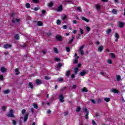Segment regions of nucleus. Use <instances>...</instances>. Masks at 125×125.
<instances>
[{
	"label": "nucleus",
	"mask_w": 125,
	"mask_h": 125,
	"mask_svg": "<svg viewBox=\"0 0 125 125\" xmlns=\"http://www.w3.org/2000/svg\"><path fill=\"white\" fill-rule=\"evenodd\" d=\"M7 117H8V118H14V114H13V110L11 109L9 110V112L7 114Z\"/></svg>",
	"instance_id": "1"
},
{
	"label": "nucleus",
	"mask_w": 125,
	"mask_h": 125,
	"mask_svg": "<svg viewBox=\"0 0 125 125\" xmlns=\"http://www.w3.org/2000/svg\"><path fill=\"white\" fill-rule=\"evenodd\" d=\"M83 111H84V112L85 113H86V114L85 115V119H86V120H87L88 119V114H89V112L88 111V110H87V109L85 107H83Z\"/></svg>",
	"instance_id": "2"
},
{
	"label": "nucleus",
	"mask_w": 125,
	"mask_h": 125,
	"mask_svg": "<svg viewBox=\"0 0 125 125\" xmlns=\"http://www.w3.org/2000/svg\"><path fill=\"white\" fill-rule=\"evenodd\" d=\"M56 40L58 41V42H62L63 41V38H62V36L61 35H56Z\"/></svg>",
	"instance_id": "3"
},
{
	"label": "nucleus",
	"mask_w": 125,
	"mask_h": 125,
	"mask_svg": "<svg viewBox=\"0 0 125 125\" xmlns=\"http://www.w3.org/2000/svg\"><path fill=\"white\" fill-rule=\"evenodd\" d=\"M117 23L119 28H124L125 26V22H123L122 21H118L117 22Z\"/></svg>",
	"instance_id": "4"
},
{
	"label": "nucleus",
	"mask_w": 125,
	"mask_h": 125,
	"mask_svg": "<svg viewBox=\"0 0 125 125\" xmlns=\"http://www.w3.org/2000/svg\"><path fill=\"white\" fill-rule=\"evenodd\" d=\"M83 47H84V45L81 46L80 48V49L78 51L80 52V54H81V55L82 56H83L84 54L83 53Z\"/></svg>",
	"instance_id": "5"
},
{
	"label": "nucleus",
	"mask_w": 125,
	"mask_h": 125,
	"mask_svg": "<svg viewBox=\"0 0 125 125\" xmlns=\"http://www.w3.org/2000/svg\"><path fill=\"white\" fill-rule=\"evenodd\" d=\"M59 99L60 101V102H61V103H63V102H64V101H65L64 100V96H63V95L61 94L59 96Z\"/></svg>",
	"instance_id": "6"
},
{
	"label": "nucleus",
	"mask_w": 125,
	"mask_h": 125,
	"mask_svg": "<svg viewBox=\"0 0 125 125\" xmlns=\"http://www.w3.org/2000/svg\"><path fill=\"white\" fill-rule=\"evenodd\" d=\"M28 116H29V113H26V114L24 116V118H23L24 123H26L27 122V121L28 120Z\"/></svg>",
	"instance_id": "7"
},
{
	"label": "nucleus",
	"mask_w": 125,
	"mask_h": 125,
	"mask_svg": "<svg viewBox=\"0 0 125 125\" xmlns=\"http://www.w3.org/2000/svg\"><path fill=\"white\" fill-rule=\"evenodd\" d=\"M3 47L5 49L11 48V47H12V45L9 44H6L4 45Z\"/></svg>",
	"instance_id": "8"
},
{
	"label": "nucleus",
	"mask_w": 125,
	"mask_h": 125,
	"mask_svg": "<svg viewBox=\"0 0 125 125\" xmlns=\"http://www.w3.org/2000/svg\"><path fill=\"white\" fill-rule=\"evenodd\" d=\"M103 49H104V47L103 46V45L99 46L98 48V51H99V52H102Z\"/></svg>",
	"instance_id": "9"
},
{
	"label": "nucleus",
	"mask_w": 125,
	"mask_h": 125,
	"mask_svg": "<svg viewBox=\"0 0 125 125\" xmlns=\"http://www.w3.org/2000/svg\"><path fill=\"white\" fill-rule=\"evenodd\" d=\"M63 10V7L62 6V5H60L57 10V11H58L59 12H60Z\"/></svg>",
	"instance_id": "10"
},
{
	"label": "nucleus",
	"mask_w": 125,
	"mask_h": 125,
	"mask_svg": "<svg viewBox=\"0 0 125 125\" xmlns=\"http://www.w3.org/2000/svg\"><path fill=\"white\" fill-rule=\"evenodd\" d=\"M12 22L13 23H15L16 22H17L18 23L19 22H20V19H14V18H13Z\"/></svg>",
	"instance_id": "11"
},
{
	"label": "nucleus",
	"mask_w": 125,
	"mask_h": 125,
	"mask_svg": "<svg viewBox=\"0 0 125 125\" xmlns=\"http://www.w3.org/2000/svg\"><path fill=\"white\" fill-rule=\"evenodd\" d=\"M14 73H15L16 76H18V75L20 74V72H19V69H18V68L15 69Z\"/></svg>",
	"instance_id": "12"
},
{
	"label": "nucleus",
	"mask_w": 125,
	"mask_h": 125,
	"mask_svg": "<svg viewBox=\"0 0 125 125\" xmlns=\"http://www.w3.org/2000/svg\"><path fill=\"white\" fill-rule=\"evenodd\" d=\"M115 38H116V39H115V42H118V40H119V38H120V36L119 35V34L117 33H115Z\"/></svg>",
	"instance_id": "13"
},
{
	"label": "nucleus",
	"mask_w": 125,
	"mask_h": 125,
	"mask_svg": "<svg viewBox=\"0 0 125 125\" xmlns=\"http://www.w3.org/2000/svg\"><path fill=\"white\" fill-rule=\"evenodd\" d=\"M111 92H113V93H118L119 90L117 89L113 88L111 90Z\"/></svg>",
	"instance_id": "14"
},
{
	"label": "nucleus",
	"mask_w": 125,
	"mask_h": 125,
	"mask_svg": "<svg viewBox=\"0 0 125 125\" xmlns=\"http://www.w3.org/2000/svg\"><path fill=\"white\" fill-rule=\"evenodd\" d=\"M28 87H29V88H31V89H33V88H34V85L32 83L29 82L28 83Z\"/></svg>",
	"instance_id": "15"
},
{
	"label": "nucleus",
	"mask_w": 125,
	"mask_h": 125,
	"mask_svg": "<svg viewBox=\"0 0 125 125\" xmlns=\"http://www.w3.org/2000/svg\"><path fill=\"white\" fill-rule=\"evenodd\" d=\"M86 74V71L85 70H83V72L80 73V76H83L84 75Z\"/></svg>",
	"instance_id": "16"
},
{
	"label": "nucleus",
	"mask_w": 125,
	"mask_h": 125,
	"mask_svg": "<svg viewBox=\"0 0 125 125\" xmlns=\"http://www.w3.org/2000/svg\"><path fill=\"white\" fill-rule=\"evenodd\" d=\"M95 117L97 118V120H99L100 119V114L99 113H95Z\"/></svg>",
	"instance_id": "17"
},
{
	"label": "nucleus",
	"mask_w": 125,
	"mask_h": 125,
	"mask_svg": "<svg viewBox=\"0 0 125 125\" xmlns=\"http://www.w3.org/2000/svg\"><path fill=\"white\" fill-rule=\"evenodd\" d=\"M115 79L117 82H120L121 81V76L120 75H116L115 76Z\"/></svg>",
	"instance_id": "18"
},
{
	"label": "nucleus",
	"mask_w": 125,
	"mask_h": 125,
	"mask_svg": "<svg viewBox=\"0 0 125 125\" xmlns=\"http://www.w3.org/2000/svg\"><path fill=\"white\" fill-rule=\"evenodd\" d=\"M10 92V90L7 89L3 91L4 94H8Z\"/></svg>",
	"instance_id": "19"
},
{
	"label": "nucleus",
	"mask_w": 125,
	"mask_h": 125,
	"mask_svg": "<svg viewBox=\"0 0 125 125\" xmlns=\"http://www.w3.org/2000/svg\"><path fill=\"white\" fill-rule=\"evenodd\" d=\"M42 83V81H41L40 79H37L36 80V84L37 85H40V84H41Z\"/></svg>",
	"instance_id": "20"
},
{
	"label": "nucleus",
	"mask_w": 125,
	"mask_h": 125,
	"mask_svg": "<svg viewBox=\"0 0 125 125\" xmlns=\"http://www.w3.org/2000/svg\"><path fill=\"white\" fill-rule=\"evenodd\" d=\"M47 6L49 7H52L53 6V1H51L49 3H48Z\"/></svg>",
	"instance_id": "21"
},
{
	"label": "nucleus",
	"mask_w": 125,
	"mask_h": 125,
	"mask_svg": "<svg viewBox=\"0 0 125 125\" xmlns=\"http://www.w3.org/2000/svg\"><path fill=\"white\" fill-rule=\"evenodd\" d=\"M47 51L46 50H42V52H41V55H45L46 54Z\"/></svg>",
	"instance_id": "22"
},
{
	"label": "nucleus",
	"mask_w": 125,
	"mask_h": 125,
	"mask_svg": "<svg viewBox=\"0 0 125 125\" xmlns=\"http://www.w3.org/2000/svg\"><path fill=\"white\" fill-rule=\"evenodd\" d=\"M0 71L1 72H2V73H5V72H6V68L3 67H2L0 68Z\"/></svg>",
	"instance_id": "23"
},
{
	"label": "nucleus",
	"mask_w": 125,
	"mask_h": 125,
	"mask_svg": "<svg viewBox=\"0 0 125 125\" xmlns=\"http://www.w3.org/2000/svg\"><path fill=\"white\" fill-rule=\"evenodd\" d=\"M81 90L83 91V92H87V91H88V90H87V88H86L85 87H84L81 89Z\"/></svg>",
	"instance_id": "24"
},
{
	"label": "nucleus",
	"mask_w": 125,
	"mask_h": 125,
	"mask_svg": "<svg viewBox=\"0 0 125 125\" xmlns=\"http://www.w3.org/2000/svg\"><path fill=\"white\" fill-rule=\"evenodd\" d=\"M62 20H63V21H65V20H66V19H67V16L66 15H63L62 16Z\"/></svg>",
	"instance_id": "25"
},
{
	"label": "nucleus",
	"mask_w": 125,
	"mask_h": 125,
	"mask_svg": "<svg viewBox=\"0 0 125 125\" xmlns=\"http://www.w3.org/2000/svg\"><path fill=\"white\" fill-rule=\"evenodd\" d=\"M75 38L76 37L75 36H72V39L70 40H69L68 43H71L72 42H74V40H75Z\"/></svg>",
	"instance_id": "26"
},
{
	"label": "nucleus",
	"mask_w": 125,
	"mask_h": 125,
	"mask_svg": "<svg viewBox=\"0 0 125 125\" xmlns=\"http://www.w3.org/2000/svg\"><path fill=\"white\" fill-rule=\"evenodd\" d=\"M82 19L83 21H85L87 22H89V20L88 19H86V18H85L84 17H82Z\"/></svg>",
	"instance_id": "27"
},
{
	"label": "nucleus",
	"mask_w": 125,
	"mask_h": 125,
	"mask_svg": "<svg viewBox=\"0 0 125 125\" xmlns=\"http://www.w3.org/2000/svg\"><path fill=\"white\" fill-rule=\"evenodd\" d=\"M79 72V68L78 67H75L74 68V73L75 75H77L78 73Z\"/></svg>",
	"instance_id": "28"
},
{
	"label": "nucleus",
	"mask_w": 125,
	"mask_h": 125,
	"mask_svg": "<svg viewBox=\"0 0 125 125\" xmlns=\"http://www.w3.org/2000/svg\"><path fill=\"white\" fill-rule=\"evenodd\" d=\"M63 65L62 64V63H58L57 65V68L58 69H60V68H61V67H62Z\"/></svg>",
	"instance_id": "29"
},
{
	"label": "nucleus",
	"mask_w": 125,
	"mask_h": 125,
	"mask_svg": "<svg viewBox=\"0 0 125 125\" xmlns=\"http://www.w3.org/2000/svg\"><path fill=\"white\" fill-rule=\"evenodd\" d=\"M109 56H110V57H111V58H115V57H116V55H115V54H114L113 53L109 54Z\"/></svg>",
	"instance_id": "30"
},
{
	"label": "nucleus",
	"mask_w": 125,
	"mask_h": 125,
	"mask_svg": "<svg viewBox=\"0 0 125 125\" xmlns=\"http://www.w3.org/2000/svg\"><path fill=\"white\" fill-rule=\"evenodd\" d=\"M54 61L56 62H60L61 61V60L60 59L56 57H54Z\"/></svg>",
	"instance_id": "31"
},
{
	"label": "nucleus",
	"mask_w": 125,
	"mask_h": 125,
	"mask_svg": "<svg viewBox=\"0 0 125 125\" xmlns=\"http://www.w3.org/2000/svg\"><path fill=\"white\" fill-rule=\"evenodd\" d=\"M53 51H54L55 53H59V51H58V49H57V48H53Z\"/></svg>",
	"instance_id": "32"
},
{
	"label": "nucleus",
	"mask_w": 125,
	"mask_h": 125,
	"mask_svg": "<svg viewBox=\"0 0 125 125\" xmlns=\"http://www.w3.org/2000/svg\"><path fill=\"white\" fill-rule=\"evenodd\" d=\"M70 73H71L70 70L67 71L66 72V77H69V76H70Z\"/></svg>",
	"instance_id": "33"
},
{
	"label": "nucleus",
	"mask_w": 125,
	"mask_h": 125,
	"mask_svg": "<svg viewBox=\"0 0 125 125\" xmlns=\"http://www.w3.org/2000/svg\"><path fill=\"white\" fill-rule=\"evenodd\" d=\"M104 100L105 102H109L111 99L109 98H104Z\"/></svg>",
	"instance_id": "34"
},
{
	"label": "nucleus",
	"mask_w": 125,
	"mask_h": 125,
	"mask_svg": "<svg viewBox=\"0 0 125 125\" xmlns=\"http://www.w3.org/2000/svg\"><path fill=\"white\" fill-rule=\"evenodd\" d=\"M15 40H19V39H20V37H19V34H16L15 36Z\"/></svg>",
	"instance_id": "35"
},
{
	"label": "nucleus",
	"mask_w": 125,
	"mask_h": 125,
	"mask_svg": "<svg viewBox=\"0 0 125 125\" xmlns=\"http://www.w3.org/2000/svg\"><path fill=\"white\" fill-rule=\"evenodd\" d=\"M25 7H26V8H30L31 7V4H30V3H27L25 4Z\"/></svg>",
	"instance_id": "36"
},
{
	"label": "nucleus",
	"mask_w": 125,
	"mask_h": 125,
	"mask_svg": "<svg viewBox=\"0 0 125 125\" xmlns=\"http://www.w3.org/2000/svg\"><path fill=\"white\" fill-rule=\"evenodd\" d=\"M112 13H113L114 14H117L118 13V11H117V10L114 9L112 10Z\"/></svg>",
	"instance_id": "37"
},
{
	"label": "nucleus",
	"mask_w": 125,
	"mask_h": 125,
	"mask_svg": "<svg viewBox=\"0 0 125 125\" xmlns=\"http://www.w3.org/2000/svg\"><path fill=\"white\" fill-rule=\"evenodd\" d=\"M81 107L80 106H78L76 109V112L79 113V112H80V111H81Z\"/></svg>",
	"instance_id": "38"
},
{
	"label": "nucleus",
	"mask_w": 125,
	"mask_h": 125,
	"mask_svg": "<svg viewBox=\"0 0 125 125\" xmlns=\"http://www.w3.org/2000/svg\"><path fill=\"white\" fill-rule=\"evenodd\" d=\"M112 32V30L111 29H108L106 30V33L109 35Z\"/></svg>",
	"instance_id": "39"
},
{
	"label": "nucleus",
	"mask_w": 125,
	"mask_h": 125,
	"mask_svg": "<svg viewBox=\"0 0 125 125\" xmlns=\"http://www.w3.org/2000/svg\"><path fill=\"white\" fill-rule=\"evenodd\" d=\"M107 62L108 63V64H113V62L110 59L107 60Z\"/></svg>",
	"instance_id": "40"
},
{
	"label": "nucleus",
	"mask_w": 125,
	"mask_h": 125,
	"mask_svg": "<svg viewBox=\"0 0 125 125\" xmlns=\"http://www.w3.org/2000/svg\"><path fill=\"white\" fill-rule=\"evenodd\" d=\"M38 26H42V25H43V24L42 23V22L39 21L38 22Z\"/></svg>",
	"instance_id": "41"
},
{
	"label": "nucleus",
	"mask_w": 125,
	"mask_h": 125,
	"mask_svg": "<svg viewBox=\"0 0 125 125\" xmlns=\"http://www.w3.org/2000/svg\"><path fill=\"white\" fill-rule=\"evenodd\" d=\"M33 107L34 108H35V109H38V108H39V106L36 104H33Z\"/></svg>",
	"instance_id": "42"
},
{
	"label": "nucleus",
	"mask_w": 125,
	"mask_h": 125,
	"mask_svg": "<svg viewBox=\"0 0 125 125\" xmlns=\"http://www.w3.org/2000/svg\"><path fill=\"white\" fill-rule=\"evenodd\" d=\"M57 25H60L61 24V21L60 20H58L57 21Z\"/></svg>",
	"instance_id": "43"
},
{
	"label": "nucleus",
	"mask_w": 125,
	"mask_h": 125,
	"mask_svg": "<svg viewBox=\"0 0 125 125\" xmlns=\"http://www.w3.org/2000/svg\"><path fill=\"white\" fill-rule=\"evenodd\" d=\"M1 109L4 112V111H5V110H6V107H5L4 106H1Z\"/></svg>",
	"instance_id": "44"
},
{
	"label": "nucleus",
	"mask_w": 125,
	"mask_h": 125,
	"mask_svg": "<svg viewBox=\"0 0 125 125\" xmlns=\"http://www.w3.org/2000/svg\"><path fill=\"white\" fill-rule=\"evenodd\" d=\"M57 82H63V78H60L58 79Z\"/></svg>",
	"instance_id": "45"
},
{
	"label": "nucleus",
	"mask_w": 125,
	"mask_h": 125,
	"mask_svg": "<svg viewBox=\"0 0 125 125\" xmlns=\"http://www.w3.org/2000/svg\"><path fill=\"white\" fill-rule=\"evenodd\" d=\"M66 49L67 52H70V51H71V49H70V47H67L66 48Z\"/></svg>",
	"instance_id": "46"
},
{
	"label": "nucleus",
	"mask_w": 125,
	"mask_h": 125,
	"mask_svg": "<svg viewBox=\"0 0 125 125\" xmlns=\"http://www.w3.org/2000/svg\"><path fill=\"white\" fill-rule=\"evenodd\" d=\"M92 124L93 125H97V124H96V122L93 120H92Z\"/></svg>",
	"instance_id": "47"
},
{
	"label": "nucleus",
	"mask_w": 125,
	"mask_h": 125,
	"mask_svg": "<svg viewBox=\"0 0 125 125\" xmlns=\"http://www.w3.org/2000/svg\"><path fill=\"white\" fill-rule=\"evenodd\" d=\"M71 77V79H72V80H74V79H75V78L76 77V74H73Z\"/></svg>",
	"instance_id": "48"
},
{
	"label": "nucleus",
	"mask_w": 125,
	"mask_h": 125,
	"mask_svg": "<svg viewBox=\"0 0 125 125\" xmlns=\"http://www.w3.org/2000/svg\"><path fill=\"white\" fill-rule=\"evenodd\" d=\"M12 124L14 125H16V124H17V122L15 120H12Z\"/></svg>",
	"instance_id": "49"
},
{
	"label": "nucleus",
	"mask_w": 125,
	"mask_h": 125,
	"mask_svg": "<svg viewBox=\"0 0 125 125\" xmlns=\"http://www.w3.org/2000/svg\"><path fill=\"white\" fill-rule=\"evenodd\" d=\"M27 46V45L25 43H23L22 45H21V47L25 48Z\"/></svg>",
	"instance_id": "50"
},
{
	"label": "nucleus",
	"mask_w": 125,
	"mask_h": 125,
	"mask_svg": "<svg viewBox=\"0 0 125 125\" xmlns=\"http://www.w3.org/2000/svg\"><path fill=\"white\" fill-rule=\"evenodd\" d=\"M46 35L48 36V37H50L52 35L51 32H49L46 33Z\"/></svg>",
	"instance_id": "51"
},
{
	"label": "nucleus",
	"mask_w": 125,
	"mask_h": 125,
	"mask_svg": "<svg viewBox=\"0 0 125 125\" xmlns=\"http://www.w3.org/2000/svg\"><path fill=\"white\" fill-rule=\"evenodd\" d=\"M80 37H81V34L80 33H79L78 36H76V39L77 40H79V39H80Z\"/></svg>",
	"instance_id": "52"
},
{
	"label": "nucleus",
	"mask_w": 125,
	"mask_h": 125,
	"mask_svg": "<svg viewBox=\"0 0 125 125\" xmlns=\"http://www.w3.org/2000/svg\"><path fill=\"white\" fill-rule=\"evenodd\" d=\"M80 32L81 35H83V30L82 28H80Z\"/></svg>",
	"instance_id": "53"
},
{
	"label": "nucleus",
	"mask_w": 125,
	"mask_h": 125,
	"mask_svg": "<svg viewBox=\"0 0 125 125\" xmlns=\"http://www.w3.org/2000/svg\"><path fill=\"white\" fill-rule=\"evenodd\" d=\"M86 30L87 32H88V33L89 32V31H90V27H86Z\"/></svg>",
	"instance_id": "54"
},
{
	"label": "nucleus",
	"mask_w": 125,
	"mask_h": 125,
	"mask_svg": "<svg viewBox=\"0 0 125 125\" xmlns=\"http://www.w3.org/2000/svg\"><path fill=\"white\" fill-rule=\"evenodd\" d=\"M25 113H26V110L25 109H22L21 110L22 115H24V114H25Z\"/></svg>",
	"instance_id": "55"
},
{
	"label": "nucleus",
	"mask_w": 125,
	"mask_h": 125,
	"mask_svg": "<svg viewBox=\"0 0 125 125\" xmlns=\"http://www.w3.org/2000/svg\"><path fill=\"white\" fill-rule=\"evenodd\" d=\"M42 14H43V15H44V14L46 13V11H45V10H42Z\"/></svg>",
	"instance_id": "56"
},
{
	"label": "nucleus",
	"mask_w": 125,
	"mask_h": 125,
	"mask_svg": "<svg viewBox=\"0 0 125 125\" xmlns=\"http://www.w3.org/2000/svg\"><path fill=\"white\" fill-rule=\"evenodd\" d=\"M96 7L97 9H100V5H99V4H97V5H96Z\"/></svg>",
	"instance_id": "57"
},
{
	"label": "nucleus",
	"mask_w": 125,
	"mask_h": 125,
	"mask_svg": "<svg viewBox=\"0 0 125 125\" xmlns=\"http://www.w3.org/2000/svg\"><path fill=\"white\" fill-rule=\"evenodd\" d=\"M0 81H3V76L0 75Z\"/></svg>",
	"instance_id": "58"
},
{
	"label": "nucleus",
	"mask_w": 125,
	"mask_h": 125,
	"mask_svg": "<svg viewBox=\"0 0 125 125\" xmlns=\"http://www.w3.org/2000/svg\"><path fill=\"white\" fill-rule=\"evenodd\" d=\"M44 79L45 80H50V77H49L48 76H45Z\"/></svg>",
	"instance_id": "59"
},
{
	"label": "nucleus",
	"mask_w": 125,
	"mask_h": 125,
	"mask_svg": "<svg viewBox=\"0 0 125 125\" xmlns=\"http://www.w3.org/2000/svg\"><path fill=\"white\" fill-rule=\"evenodd\" d=\"M91 102H92V103H93V104H95V101L92 99H91Z\"/></svg>",
	"instance_id": "60"
},
{
	"label": "nucleus",
	"mask_w": 125,
	"mask_h": 125,
	"mask_svg": "<svg viewBox=\"0 0 125 125\" xmlns=\"http://www.w3.org/2000/svg\"><path fill=\"white\" fill-rule=\"evenodd\" d=\"M63 29H67L68 28V25H64L62 26Z\"/></svg>",
	"instance_id": "61"
},
{
	"label": "nucleus",
	"mask_w": 125,
	"mask_h": 125,
	"mask_svg": "<svg viewBox=\"0 0 125 125\" xmlns=\"http://www.w3.org/2000/svg\"><path fill=\"white\" fill-rule=\"evenodd\" d=\"M72 22L74 24H78V21H77V20H74Z\"/></svg>",
	"instance_id": "62"
},
{
	"label": "nucleus",
	"mask_w": 125,
	"mask_h": 125,
	"mask_svg": "<svg viewBox=\"0 0 125 125\" xmlns=\"http://www.w3.org/2000/svg\"><path fill=\"white\" fill-rule=\"evenodd\" d=\"M31 111V112L32 113V114H34V113H35V111L34 110V108L32 107L31 109H30Z\"/></svg>",
	"instance_id": "63"
},
{
	"label": "nucleus",
	"mask_w": 125,
	"mask_h": 125,
	"mask_svg": "<svg viewBox=\"0 0 125 125\" xmlns=\"http://www.w3.org/2000/svg\"><path fill=\"white\" fill-rule=\"evenodd\" d=\"M73 62L74 63H76V64H78V59H75Z\"/></svg>",
	"instance_id": "64"
}]
</instances>
